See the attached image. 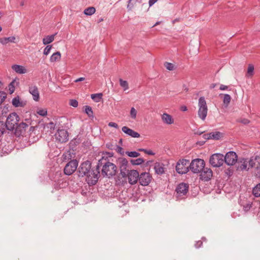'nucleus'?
<instances>
[{
  "label": "nucleus",
  "instance_id": "4be33fe9",
  "mask_svg": "<svg viewBox=\"0 0 260 260\" xmlns=\"http://www.w3.org/2000/svg\"><path fill=\"white\" fill-rule=\"evenodd\" d=\"M12 104L15 107H24L26 105V102L21 101L18 95L12 99Z\"/></svg>",
  "mask_w": 260,
  "mask_h": 260
},
{
  "label": "nucleus",
  "instance_id": "052dcab7",
  "mask_svg": "<svg viewBox=\"0 0 260 260\" xmlns=\"http://www.w3.org/2000/svg\"><path fill=\"white\" fill-rule=\"evenodd\" d=\"M158 0H149V7H151L153 4H154Z\"/></svg>",
  "mask_w": 260,
  "mask_h": 260
},
{
  "label": "nucleus",
  "instance_id": "774afa93",
  "mask_svg": "<svg viewBox=\"0 0 260 260\" xmlns=\"http://www.w3.org/2000/svg\"><path fill=\"white\" fill-rule=\"evenodd\" d=\"M181 110L182 111H186L187 110V109L185 106H183L181 107Z\"/></svg>",
  "mask_w": 260,
  "mask_h": 260
},
{
  "label": "nucleus",
  "instance_id": "c756f323",
  "mask_svg": "<svg viewBox=\"0 0 260 260\" xmlns=\"http://www.w3.org/2000/svg\"><path fill=\"white\" fill-rule=\"evenodd\" d=\"M252 194L255 197H260V183L253 188Z\"/></svg>",
  "mask_w": 260,
  "mask_h": 260
},
{
  "label": "nucleus",
  "instance_id": "e433bc0d",
  "mask_svg": "<svg viewBox=\"0 0 260 260\" xmlns=\"http://www.w3.org/2000/svg\"><path fill=\"white\" fill-rule=\"evenodd\" d=\"M135 0H128L127 5V9L128 11H131L134 8L135 4H136Z\"/></svg>",
  "mask_w": 260,
  "mask_h": 260
},
{
  "label": "nucleus",
  "instance_id": "473e14b6",
  "mask_svg": "<svg viewBox=\"0 0 260 260\" xmlns=\"http://www.w3.org/2000/svg\"><path fill=\"white\" fill-rule=\"evenodd\" d=\"M224 175L228 178H230L232 176L234 173V170L231 167H229L228 169H225L224 171Z\"/></svg>",
  "mask_w": 260,
  "mask_h": 260
},
{
  "label": "nucleus",
  "instance_id": "7c9ffc66",
  "mask_svg": "<svg viewBox=\"0 0 260 260\" xmlns=\"http://www.w3.org/2000/svg\"><path fill=\"white\" fill-rule=\"evenodd\" d=\"M95 12V9L94 7H90L85 9L84 11V13L86 15L90 16L93 14Z\"/></svg>",
  "mask_w": 260,
  "mask_h": 260
},
{
  "label": "nucleus",
  "instance_id": "a19ab883",
  "mask_svg": "<svg viewBox=\"0 0 260 260\" xmlns=\"http://www.w3.org/2000/svg\"><path fill=\"white\" fill-rule=\"evenodd\" d=\"M37 113L42 116H45L47 114V110L46 109H41L37 111Z\"/></svg>",
  "mask_w": 260,
  "mask_h": 260
},
{
  "label": "nucleus",
  "instance_id": "37998d69",
  "mask_svg": "<svg viewBox=\"0 0 260 260\" xmlns=\"http://www.w3.org/2000/svg\"><path fill=\"white\" fill-rule=\"evenodd\" d=\"M9 90L10 94H12L14 92L15 86H14V80L12 81L9 85Z\"/></svg>",
  "mask_w": 260,
  "mask_h": 260
},
{
  "label": "nucleus",
  "instance_id": "4c0bfd02",
  "mask_svg": "<svg viewBox=\"0 0 260 260\" xmlns=\"http://www.w3.org/2000/svg\"><path fill=\"white\" fill-rule=\"evenodd\" d=\"M254 73V66L252 64H249L248 67L247 74L249 76H251Z\"/></svg>",
  "mask_w": 260,
  "mask_h": 260
},
{
  "label": "nucleus",
  "instance_id": "9d476101",
  "mask_svg": "<svg viewBox=\"0 0 260 260\" xmlns=\"http://www.w3.org/2000/svg\"><path fill=\"white\" fill-rule=\"evenodd\" d=\"M78 161L76 159H71L64 167L63 171L66 175H72L77 169Z\"/></svg>",
  "mask_w": 260,
  "mask_h": 260
},
{
  "label": "nucleus",
  "instance_id": "f8f14e48",
  "mask_svg": "<svg viewBox=\"0 0 260 260\" xmlns=\"http://www.w3.org/2000/svg\"><path fill=\"white\" fill-rule=\"evenodd\" d=\"M56 139L60 143H65L69 140V134L64 129H58L55 134Z\"/></svg>",
  "mask_w": 260,
  "mask_h": 260
},
{
  "label": "nucleus",
  "instance_id": "680f3d73",
  "mask_svg": "<svg viewBox=\"0 0 260 260\" xmlns=\"http://www.w3.org/2000/svg\"><path fill=\"white\" fill-rule=\"evenodd\" d=\"M146 154H147L150 155H153L155 154V153L151 150H147V151L146 152Z\"/></svg>",
  "mask_w": 260,
  "mask_h": 260
},
{
  "label": "nucleus",
  "instance_id": "3c124183",
  "mask_svg": "<svg viewBox=\"0 0 260 260\" xmlns=\"http://www.w3.org/2000/svg\"><path fill=\"white\" fill-rule=\"evenodd\" d=\"M116 146H117V144L113 145L111 143L106 144L107 148L110 150H115Z\"/></svg>",
  "mask_w": 260,
  "mask_h": 260
},
{
  "label": "nucleus",
  "instance_id": "49530a36",
  "mask_svg": "<svg viewBox=\"0 0 260 260\" xmlns=\"http://www.w3.org/2000/svg\"><path fill=\"white\" fill-rule=\"evenodd\" d=\"M70 105L73 107L76 108L78 106V102L76 100L71 99L70 100Z\"/></svg>",
  "mask_w": 260,
  "mask_h": 260
},
{
  "label": "nucleus",
  "instance_id": "ddd939ff",
  "mask_svg": "<svg viewBox=\"0 0 260 260\" xmlns=\"http://www.w3.org/2000/svg\"><path fill=\"white\" fill-rule=\"evenodd\" d=\"M152 179V176L148 172H143L139 175V182L142 186H147Z\"/></svg>",
  "mask_w": 260,
  "mask_h": 260
},
{
  "label": "nucleus",
  "instance_id": "423d86ee",
  "mask_svg": "<svg viewBox=\"0 0 260 260\" xmlns=\"http://www.w3.org/2000/svg\"><path fill=\"white\" fill-rule=\"evenodd\" d=\"M189 160L186 159H179L176 166V171L179 174H184L187 173L189 170V166H188Z\"/></svg>",
  "mask_w": 260,
  "mask_h": 260
},
{
  "label": "nucleus",
  "instance_id": "58836bf2",
  "mask_svg": "<svg viewBox=\"0 0 260 260\" xmlns=\"http://www.w3.org/2000/svg\"><path fill=\"white\" fill-rule=\"evenodd\" d=\"M164 66L169 71H173L175 69L174 65L170 62H166L164 63Z\"/></svg>",
  "mask_w": 260,
  "mask_h": 260
},
{
  "label": "nucleus",
  "instance_id": "4468645a",
  "mask_svg": "<svg viewBox=\"0 0 260 260\" xmlns=\"http://www.w3.org/2000/svg\"><path fill=\"white\" fill-rule=\"evenodd\" d=\"M256 165V172H259L260 170V154L255 153L252 156L249 160V166L251 168H253Z\"/></svg>",
  "mask_w": 260,
  "mask_h": 260
},
{
  "label": "nucleus",
  "instance_id": "393cba45",
  "mask_svg": "<svg viewBox=\"0 0 260 260\" xmlns=\"http://www.w3.org/2000/svg\"><path fill=\"white\" fill-rule=\"evenodd\" d=\"M57 35V33H55L50 36H47L46 37L43 38V43L44 45H48L52 43L54 40L55 36Z\"/></svg>",
  "mask_w": 260,
  "mask_h": 260
},
{
  "label": "nucleus",
  "instance_id": "f03ea898",
  "mask_svg": "<svg viewBox=\"0 0 260 260\" xmlns=\"http://www.w3.org/2000/svg\"><path fill=\"white\" fill-rule=\"evenodd\" d=\"M103 167L101 171V174L103 177H108V178L114 176L117 173L116 166L110 162L106 158H104L103 161Z\"/></svg>",
  "mask_w": 260,
  "mask_h": 260
},
{
  "label": "nucleus",
  "instance_id": "a211bd4d",
  "mask_svg": "<svg viewBox=\"0 0 260 260\" xmlns=\"http://www.w3.org/2000/svg\"><path fill=\"white\" fill-rule=\"evenodd\" d=\"M122 131L133 138H139L140 137V135L138 132L134 131L126 126H124L122 127Z\"/></svg>",
  "mask_w": 260,
  "mask_h": 260
},
{
  "label": "nucleus",
  "instance_id": "412c9836",
  "mask_svg": "<svg viewBox=\"0 0 260 260\" xmlns=\"http://www.w3.org/2000/svg\"><path fill=\"white\" fill-rule=\"evenodd\" d=\"M164 164L163 163L156 162L155 163L154 169L156 174L162 175L165 173Z\"/></svg>",
  "mask_w": 260,
  "mask_h": 260
},
{
  "label": "nucleus",
  "instance_id": "5701e85b",
  "mask_svg": "<svg viewBox=\"0 0 260 260\" xmlns=\"http://www.w3.org/2000/svg\"><path fill=\"white\" fill-rule=\"evenodd\" d=\"M161 119L163 122L166 124H171L174 123V119L172 117L167 113H164L161 115Z\"/></svg>",
  "mask_w": 260,
  "mask_h": 260
},
{
  "label": "nucleus",
  "instance_id": "6e6d98bb",
  "mask_svg": "<svg viewBox=\"0 0 260 260\" xmlns=\"http://www.w3.org/2000/svg\"><path fill=\"white\" fill-rule=\"evenodd\" d=\"M58 183L59 184V188L64 187V186H63V184H64V185H66V182H63V181L61 179L58 180Z\"/></svg>",
  "mask_w": 260,
  "mask_h": 260
},
{
  "label": "nucleus",
  "instance_id": "4d7b16f0",
  "mask_svg": "<svg viewBox=\"0 0 260 260\" xmlns=\"http://www.w3.org/2000/svg\"><path fill=\"white\" fill-rule=\"evenodd\" d=\"M240 122L244 124H247L250 122V120L246 118H243L241 119Z\"/></svg>",
  "mask_w": 260,
  "mask_h": 260
},
{
  "label": "nucleus",
  "instance_id": "c85d7f7f",
  "mask_svg": "<svg viewBox=\"0 0 260 260\" xmlns=\"http://www.w3.org/2000/svg\"><path fill=\"white\" fill-rule=\"evenodd\" d=\"M103 95L102 93L92 94L91 95V98L95 102H99L102 99Z\"/></svg>",
  "mask_w": 260,
  "mask_h": 260
},
{
  "label": "nucleus",
  "instance_id": "a18cd8bd",
  "mask_svg": "<svg viewBox=\"0 0 260 260\" xmlns=\"http://www.w3.org/2000/svg\"><path fill=\"white\" fill-rule=\"evenodd\" d=\"M116 147L115 148V150L120 155H124V151H123V149L121 147L117 145V146H116Z\"/></svg>",
  "mask_w": 260,
  "mask_h": 260
},
{
  "label": "nucleus",
  "instance_id": "a878e982",
  "mask_svg": "<svg viewBox=\"0 0 260 260\" xmlns=\"http://www.w3.org/2000/svg\"><path fill=\"white\" fill-rule=\"evenodd\" d=\"M61 58V54L60 52L57 51L53 53L50 57V60L51 62H55L59 61Z\"/></svg>",
  "mask_w": 260,
  "mask_h": 260
},
{
  "label": "nucleus",
  "instance_id": "6e6552de",
  "mask_svg": "<svg viewBox=\"0 0 260 260\" xmlns=\"http://www.w3.org/2000/svg\"><path fill=\"white\" fill-rule=\"evenodd\" d=\"M189 185L188 184L182 182L177 185L175 191L176 197L178 200H181L184 198L188 192Z\"/></svg>",
  "mask_w": 260,
  "mask_h": 260
},
{
  "label": "nucleus",
  "instance_id": "6ab92c4d",
  "mask_svg": "<svg viewBox=\"0 0 260 260\" xmlns=\"http://www.w3.org/2000/svg\"><path fill=\"white\" fill-rule=\"evenodd\" d=\"M29 92L32 95L33 100L35 101H39L40 99L39 92L38 87L36 86H30L29 87Z\"/></svg>",
  "mask_w": 260,
  "mask_h": 260
},
{
  "label": "nucleus",
  "instance_id": "c03bdc74",
  "mask_svg": "<svg viewBox=\"0 0 260 260\" xmlns=\"http://www.w3.org/2000/svg\"><path fill=\"white\" fill-rule=\"evenodd\" d=\"M137 112L136 110V109L134 107H132L131 109L130 114H131V117L133 119H136V116H137Z\"/></svg>",
  "mask_w": 260,
  "mask_h": 260
},
{
  "label": "nucleus",
  "instance_id": "0eeeda50",
  "mask_svg": "<svg viewBox=\"0 0 260 260\" xmlns=\"http://www.w3.org/2000/svg\"><path fill=\"white\" fill-rule=\"evenodd\" d=\"M199 117L202 119V120H204L207 116L208 108L206 100L204 96H201L199 98Z\"/></svg>",
  "mask_w": 260,
  "mask_h": 260
},
{
  "label": "nucleus",
  "instance_id": "cd10ccee",
  "mask_svg": "<svg viewBox=\"0 0 260 260\" xmlns=\"http://www.w3.org/2000/svg\"><path fill=\"white\" fill-rule=\"evenodd\" d=\"M84 108L85 113L88 115V116L90 118H93L94 117V115L92 108L89 106H85Z\"/></svg>",
  "mask_w": 260,
  "mask_h": 260
},
{
  "label": "nucleus",
  "instance_id": "dca6fc26",
  "mask_svg": "<svg viewBox=\"0 0 260 260\" xmlns=\"http://www.w3.org/2000/svg\"><path fill=\"white\" fill-rule=\"evenodd\" d=\"M224 134L220 132H212L208 134H204L203 137L205 140H219L223 138Z\"/></svg>",
  "mask_w": 260,
  "mask_h": 260
},
{
  "label": "nucleus",
  "instance_id": "bf43d9fd",
  "mask_svg": "<svg viewBox=\"0 0 260 260\" xmlns=\"http://www.w3.org/2000/svg\"><path fill=\"white\" fill-rule=\"evenodd\" d=\"M128 171H125L120 172V174L122 176V177L126 178V177H127V173H126L127 172L128 173Z\"/></svg>",
  "mask_w": 260,
  "mask_h": 260
},
{
  "label": "nucleus",
  "instance_id": "f257e3e1",
  "mask_svg": "<svg viewBox=\"0 0 260 260\" xmlns=\"http://www.w3.org/2000/svg\"><path fill=\"white\" fill-rule=\"evenodd\" d=\"M104 157L98 161L95 168H91V162L86 160L82 162L77 169V173L80 178L85 177V181L89 185H94L100 176V168L103 165Z\"/></svg>",
  "mask_w": 260,
  "mask_h": 260
},
{
  "label": "nucleus",
  "instance_id": "1a4fd4ad",
  "mask_svg": "<svg viewBox=\"0 0 260 260\" xmlns=\"http://www.w3.org/2000/svg\"><path fill=\"white\" fill-rule=\"evenodd\" d=\"M224 162V155L221 153L212 154L209 159V162L213 167H220Z\"/></svg>",
  "mask_w": 260,
  "mask_h": 260
},
{
  "label": "nucleus",
  "instance_id": "0e129e2a",
  "mask_svg": "<svg viewBox=\"0 0 260 260\" xmlns=\"http://www.w3.org/2000/svg\"><path fill=\"white\" fill-rule=\"evenodd\" d=\"M206 142V141H199L197 143V144L200 145V146L203 145Z\"/></svg>",
  "mask_w": 260,
  "mask_h": 260
},
{
  "label": "nucleus",
  "instance_id": "69168bd1",
  "mask_svg": "<svg viewBox=\"0 0 260 260\" xmlns=\"http://www.w3.org/2000/svg\"><path fill=\"white\" fill-rule=\"evenodd\" d=\"M147 149H144V148H139L138 149V151L144 152L145 153H146V152L147 151Z\"/></svg>",
  "mask_w": 260,
  "mask_h": 260
},
{
  "label": "nucleus",
  "instance_id": "2eb2a0df",
  "mask_svg": "<svg viewBox=\"0 0 260 260\" xmlns=\"http://www.w3.org/2000/svg\"><path fill=\"white\" fill-rule=\"evenodd\" d=\"M139 173L137 170H132L128 172V182L131 185L135 184L139 180Z\"/></svg>",
  "mask_w": 260,
  "mask_h": 260
},
{
  "label": "nucleus",
  "instance_id": "79ce46f5",
  "mask_svg": "<svg viewBox=\"0 0 260 260\" xmlns=\"http://www.w3.org/2000/svg\"><path fill=\"white\" fill-rule=\"evenodd\" d=\"M6 98V93L4 91H0V105L3 103Z\"/></svg>",
  "mask_w": 260,
  "mask_h": 260
},
{
  "label": "nucleus",
  "instance_id": "39448f33",
  "mask_svg": "<svg viewBox=\"0 0 260 260\" xmlns=\"http://www.w3.org/2000/svg\"><path fill=\"white\" fill-rule=\"evenodd\" d=\"M205 166V162L204 159L196 158L193 159L189 165V170L193 173H199Z\"/></svg>",
  "mask_w": 260,
  "mask_h": 260
},
{
  "label": "nucleus",
  "instance_id": "9b49d317",
  "mask_svg": "<svg viewBox=\"0 0 260 260\" xmlns=\"http://www.w3.org/2000/svg\"><path fill=\"white\" fill-rule=\"evenodd\" d=\"M237 155L235 152L229 151L224 156V161L228 166L234 165L237 161Z\"/></svg>",
  "mask_w": 260,
  "mask_h": 260
},
{
  "label": "nucleus",
  "instance_id": "338daca9",
  "mask_svg": "<svg viewBox=\"0 0 260 260\" xmlns=\"http://www.w3.org/2000/svg\"><path fill=\"white\" fill-rule=\"evenodd\" d=\"M255 177L260 179V170L259 172H255Z\"/></svg>",
  "mask_w": 260,
  "mask_h": 260
},
{
  "label": "nucleus",
  "instance_id": "5fc2aeb1",
  "mask_svg": "<svg viewBox=\"0 0 260 260\" xmlns=\"http://www.w3.org/2000/svg\"><path fill=\"white\" fill-rule=\"evenodd\" d=\"M108 126L110 127H115L116 128H118L119 127L118 124L116 123L113 122H109L108 123Z\"/></svg>",
  "mask_w": 260,
  "mask_h": 260
},
{
  "label": "nucleus",
  "instance_id": "bb28decb",
  "mask_svg": "<svg viewBox=\"0 0 260 260\" xmlns=\"http://www.w3.org/2000/svg\"><path fill=\"white\" fill-rule=\"evenodd\" d=\"M15 40V38L14 37L1 38H0V43L3 45H5L8 42H14Z\"/></svg>",
  "mask_w": 260,
  "mask_h": 260
},
{
  "label": "nucleus",
  "instance_id": "aec40b11",
  "mask_svg": "<svg viewBox=\"0 0 260 260\" xmlns=\"http://www.w3.org/2000/svg\"><path fill=\"white\" fill-rule=\"evenodd\" d=\"M118 161L119 162L120 172H122L123 171H128V170H127V167L128 166V161L125 158H119L118 159Z\"/></svg>",
  "mask_w": 260,
  "mask_h": 260
},
{
  "label": "nucleus",
  "instance_id": "2f4dec72",
  "mask_svg": "<svg viewBox=\"0 0 260 260\" xmlns=\"http://www.w3.org/2000/svg\"><path fill=\"white\" fill-rule=\"evenodd\" d=\"M130 162L133 165H140L144 162V159L142 158H139L136 159H131Z\"/></svg>",
  "mask_w": 260,
  "mask_h": 260
},
{
  "label": "nucleus",
  "instance_id": "b1692460",
  "mask_svg": "<svg viewBox=\"0 0 260 260\" xmlns=\"http://www.w3.org/2000/svg\"><path fill=\"white\" fill-rule=\"evenodd\" d=\"M12 69L17 73L22 74L26 72V70L22 66L14 64L12 66Z\"/></svg>",
  "mask_w": 260,
  "mask_h": 260
},
{
  "label": "nucleus",
  "instance_id": "f3484780",
  "mask_svg": "<svg viewBox=\"0 0 260 260\" xmlns=\"http://www.w3.org/2000/svg\"><path fill=\"white\" fill-rule=\"evenodd\" d=\"M200 173V178L204 181H209L213 176L212 170L210 168H205V167Z\"/></svg>",
  "mask_w": 260,
  "mask_h": 260
},
{
  "label": "nucleus",
  "instance_id": "f704fd0d",
  "mask_svg": "<svg viewBox=\"0 0 260 260\" xmlns=\"http://www.w3.org/2000/svg\"><path fill=\"white\" fill-rule=\"evenodd\" d=\"M125 154L131 157H137L140 155V153L135 151H126Z\"/></svg>",
  "mask_w": 260,
  "mask_h": 260
},
{
  "label": "nucleus",
  "instance_id": "20e7f679",
  "mask_svg": "<svg viewBox=\"0 0 260 260\" xmlns=\"http://www.w3.org/2000/svg\"><path fill=\"white\" fill-rule=\"evenodd\" d=\"M19 120L20 117L16 113L13 112L10 113L5 123L6 128L9 131H13L15 129V126L19 121Z\"/></svg>",
  "mask_w": 260,
  "mask_h": 260
},
{
  "label": "nucleus",
  "instance_id": "c9c22d12",
  "mask_svg": "<svg viewBox=\"0 0 260 260\" xmlns=\"http://www.w3.org/2000/svg\"><path fill=\"white\" fill-rule=\"evenodd\" d=\"M120 85L123 88L124 90H126L128 88V84L126 81L123 80L122 79H119Z\"/></svg>",
  "mask_w": 260,
  "mask_h": 260
},
{
  "label": "nucleus",
  "instance_id": "de8ad7c7",
  "mask_svg": "<svg viewBox=\"0 0 260 260\" xmlns=\"http://www.w3.org/2000/svg\"><path fill=\"white\" fill-rule=\"evenodd\" d=\"M51 48H52V45H48L45 48V49L44 50V52H43L44 54L45 55H47L49 53Z\"/></svg>",
  "mask_w": 260,
  "mask_h": 260
},
{
  "label": "nucleus",
  "instance_id": "ea45409f",
  "mask_svg": "<svg viewBox=\"0 0 260 260\" xmlns=\"http://www.w3.org/2000/svg\"><path fill=\"white\" fill-rule=\"evenodd\" d=\"M5 123L3 121H0V137L2 136L5 132L6 126Z\"/></svg>",
  "mask_w": 260,
  "mask_h": 260
},
{
  "label": "nucleus",
  "instance_id": "603ef678",
  "mask_svg": "<svg viewBox=\"0 0 260 260\" xmlns=\"http://www.w3.org/2000/svg\"><path fill=\"white\" fill-rule=\"evenodd\" d=\"M72 156L70 153L62 155V158L63 161L66 160L67 159H71V160Z\"/></svg>",
  "mask_w": 260,
  "mask_h": 260
},
{
  "label": "nucleus",
  "instance_id": "09e8293b",
  "mask_svg": "<svg viewBox=\"0 0 260 260\" xmlns=\"http://www.w3.org/2000/svg\"><path fill=\"white\" fill-rule=\"evenodd\" d=\"M251 207H252V203H250L249 202V203H247L245 205H243V210L245 212H247L250 209V208Z\"/></svg>",
  "mask_w": 260,
  "mask_h": 260
},
{
  "label": "nucleus",
  "instance_id": "13d9d810",
  "mask_svg": "<svg viewBox=\"0 0 260 260\" xmlns=\"http://www.w3.org/2000/svg\"><path fill=\"white\" fill-rule=\"evenodd\" d=\"M229 88V86L226 85H224L223 84H221L219 87V89L221 90H228Z\"/></svg>",
  "mask_w": 260,
  "mask_h": 260
},
{
  "label": "nucleus",
  "instance_id": "8fccbe9b",
  "mask_svg": "<svg viewBox=\"0 0 260 260\" xmlns=\"http://www.w3.org/2000/svg\"><path fill=\"white\" fill-rule=\"evenodd\" d=\"M246 167H247V164L246 162V161L244 160L243 163L241 164L237 167V168H238V169H240L242 171V170H245L246 169Z\"/></svg>",
  "mask_w": 260,
  "mask_h": 260
},
{
  "label": "nucleus",
  "instance_id": "864d4df0",
  "mask_svg": "<svg viewBox=\"0 0 260 260\" xmlns=\"http://www.w3.org/2000/svg\"><path fill=\"white\" fill-rule=\"evenodd\" d=\"M203 245V242L201 240H199L196 242L194 244V246L197 248L201 247Z\"/></svg>",
  "mask_w": 260,
  "mask_h": 260
},
{
  "label": "nucleus",
  "instance_id": "72a5a7b5",
  "mask_svg": "<svg viewBox=\"0 0 260 260\" xmlns=\"http://www.w3.org/2000/svg\"><path fill=\"white\" fill-rule=\"evenodd\" d=\"M231 100V96L228 94H224L223 102V104L226 106H228L229 104H230Z\"/></svg>",
  "mask_w": 260,
  "mask_h": 260
},
{
  "label": "nucleus",
  "instance_id": "7ed1b4c3",
  "mask_svg": "<svg viewBox=\"0 0 260 260\" xmlns=\"http://www.w3.org/2000/svg\"><path fill=\"white\" fill-rule=\"evenodd\" d=\"M25 122L22 121L17 124L15 126L14 134L17 137H19L25 134L26 130L31 124L30 120L28 119H25Z\"/></svg>",
  "mask_w": 260,
  "mask_h": 260
},
{
  "label": "nucleus",
  "instance_id": "e2e57ef3",
  "mask_svg": "<svg viewBox=\"0 0 260 260\" xmlns=\"http://www.w3.org/2000/svg\"><path fill=\"white\" fill-rule=\"evenodd\" d=\"M85 80V78L84 77H80V78H79L77 79H76L74 82H81V81H83Z\"/></svg>",
  "mask_w": 260,
  "mask_h": 260
}]
</instances>
